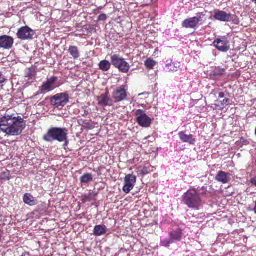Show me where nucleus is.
<instances>
[{
	"label": "nucleus",
	"mask_w": 256,
	"mask_h": 256,
	"mask_svg": "<svg viewBox=\"0 0 256 256\" xmlns=\"http://www.w3.org/2000/svg\"><path fill=\"white\" fill-rule=\"evenodd\" d=\"M230 102L228 98H224L223 100H216V106L220 109L222 110Z\"/></svg>",
	"instance_id": "obj_22"
},
{
	"label": "nucleus",
	"mask_w": 256,
	"mask_h": 256,
	"mask_svg": "<svg viewBox=\"0 0 256 256\" xmlns=\"http://www.w3.org/2000/svg\"><path fill=\"white\" fill-rule=\"evenodd\" d=\"M68 52L74 58L76 59L80 57V54L78 48L75 46H70L69 48Z\"/></svg>",
	"instance_id": "obj_24"
},
{
	"label": "nucleus",
	"mask_w": 256,
	"mask_h": 256,
	"mask_svg": "<svg viewBox=\"0 0 256 256\" xmlns=\"http://www.w3.org/2000/svg\"><path fill=\"white\" fill-rule=\"evenodd\" d=\"M182 231L180 229H177L172 232L170 234L171 242H172L175 240H180L182 238Z\"/></svg>",
	"instance_id": "obj_21"
},
{
	"label": "nucleus",
	"mask_w": 256,
	"mask_h": 256,
	"mask_svg": "<svg viewBox=\"0 0 256 256\" xmlns=\"http://www.w3.org/2000/svg\"><path fill=\"white\" fill-rule=\"evenodd\" d=\"M136 114L137 116V122L140 126L144 128H148L150 126L152 120L142 110H137L136 112Z\"/></svg>",
	"instance_id": "obj_10"
},
{
	"label": "nucleus",
	"mask_w": 256,
	"mask_h": 256,
	"mask_svg": "<svg viewBox=\"0 0 256 256\" xmlns=\"http://www.w3.org/2000/svg\"><path fill=\"white\" fill-rule=\"evenodd\" d=\"M21 256H30V254L28 252H24L22 254Z\"/></svg>",
	"instance_id": "obj_33"
},
{
	"label": "nucleus",
	"mask_w": 256,
	"mask_h": 256,
	"mask_svg": "<svg viewBox=\"0 0 256 256\" xmlns=\"http://www.w3.org/2000/svg\"><path fill=\"white\" fill-rule=\"evenodd\" d=\"M5 82V78L0 72V85Z\"/></svg>",
	"instance_id": "obj_31"
},
{
	"label": "nucleus",
	"mask_w": 256,
	"mask_h": 256,
	"mask_svg": "<svg viewBox=\"0 0 256 256\" xmlns=\"http://www.w3.org/2000/svg\"><path fill=\"white\" fill-rule=\"evenodd\" d=\"M183 200L190 208L199 210L202 205L199 194L196 190H188L183 195Z\"/></svg>",
	"instance_id": "obj_3"
},
{
	"label": "nucleus",
	"mask_w": 256,
	"mask_h": 256,
	"mask_svg": "<svg viewBox=\"0 0 256 256\" xmlns=\"http://www.w3.org/2000/svg\"><path fill=\"white\" fill-rule=\"evenodd\" d=\"M180 140L183 142L188 143L190 144H194L196 140L192 134H186L184 132H181L178 133Z\"/></svg>",
	"instance_id": "obj_15"
},
{
	"label": "nucleus",
	"mask_w": 256,
	"mask_h": 256,
	"mask_svg": "<svg viewBox=\"0 0 256 256\" xmlns=\"http://www.w3.org/2000/svg\"><path fill=\"white\" fill-rule=\"evenodd\" d=\"M98 104L103 106L112 105V100L108 98L106 94H102L98 99Z\"/></svg>",
	"instance_id": "obj_17"
},
{
	"label": "nucleus",
	"mask_w": 256,
	"mask_h": 256,
	"mask_svg": "<svg viewBox=\"0 0 256 256\" xmlns=\"http://www.w3.org/2000/svg\"><path fill=\"white\" fill-rule=\"evenodd\" d=\"M156 62L152 58H148L144 62V65L148 68L152 69Z\"/></svg>",
	"instance_id": "obj_27"
},
{
	"label": "nucleus",
	"mask_w": 256,
	"mask_h": 256,
	"mask_svg": "<svg viewBox=\"0 0 256 256\" xmlns=\"http://www.w3.org/2000/svg\"><path fill=\"white\" fill-rule=\"evenodd\" d=\"M82 183H88L92 180V176L91 174H86L80 177Z\"/></svg>",
	"instance_id": "obj_25"
},
{
	"label": "nucleus",
	"mask_w": 256,
	"mask_h": 256,
	"mask_svg": "<svg viewBox=\"0 0 256 256\" xmlns=\"http://www.w3.org/2000/svg\"><path fill=\"white\" fill-rule=\"evenodd\" d=\"M69 96L66 93L58 94L50 99L51 105L55 108L64 106L68 102Z\"/></svg>",
	"instance_id": "obj_5"
},
{
	"label": "nucleus",
	"mask_w": 256,
	"mask_h": 256,
	"mask_svg": "<svg viewBox=\"0 0 256 256\" xmlns=\"http://www.w3.org/2000/svg\"><path fill=\"white\" fill-rule=\"evenodd\" d=\"M213 44L217 50L222 52H227L230 48V42L226 37L216 38Z\"/></svg>",
	"instance_id": "obj_6"
},
{
	"label": "nucleus",
	"mask_w": 256,
	"mask_h": 256,
	"mask_svg": "<svg viewBox=\"0 0 256 256\" xmlns=\"http://www.w3.org/2000/svg\"><path fill=\"white\" fill-rule=\"evenodd\" d=\"M252 2L256 4V0H252Z\"/></svg>",
	"instance_id": "obj_37"
},
{
	"label": "nucleus",
	"mask_w": 256,
	"mask_h": 256,
	"mask_svg": "<svg viewBox=\"0 0 256 256\" xmlns=\"http://www.w3.org/2000/svg\"><path fill=\"white\" fill-rule=\"evenodd\" d=\"M136 181V176L132 174H128L124 178V186L122 188L123 191L128 194L134 188Z\"/></svg>",
	"instance_id": "obj_7"
},
{
	"label": "nucleus",
	"mask_w": 256,
	"mask_h": 256,
	"mask_svg": "<svg viewBox=\"0 0 256 256\" xmlns=\"http://www.w3.org/2000/svg\"><path fill=\"white\" fill-rule=\"evenodd\" d=\"M66 129L58 128H50L43 136V139L48 142H52L54 140H58L60 142H64V146L68 144L67 140V133Z\"/></svg>",
	"instance_id": "obj_2"
},
{
	"label": "nucleus",
	"mask_w": 256,
	"mask_h": 256,
	"mask_svg": "<svg viewBox=\"0 0 256 256\" xmlns=\"http://www.w3.org/2000/svg\"><path fill=\"white\" fill-rule=\"evenodd\" d=\"M254 213L256 214V202H255V205H254Z\"/></svg>",
	"instance_id": "obj_35"
},
{
	"label": "nucleus",
	"mask_w": 256,
	"mask_h": 256,
	"mask_svg": "<svg viewBox=\"0 0 256 256\" xmlns=\"http://www.w3.org/2000/svg\"><path fill=\"white\" fill-rule=\"evenodd\" d=\"M57 78L52 76L48 79L46 82L43 83L40 87V90L42 92H49L54 88V84H55Z\"/></svg>",
	"instance_id": "obj_13"
},
{
	"label": "nucleus",
	"mask_w": 256,
	"mask_h": 256,
	"mask_svg": "<svg viewBox=\"0 0 256 256\" xmlns=\"http://www.w3.org/2000/svg\"><path fill=\"white\" fill-rule=\"evenodd\" d=\"M170 242H162V245L167 246L168 244H170Z\"/></svg>",
	"instance_id": "obj_34"
},
{
	"label": "nucleus",
	"mask_w": 256,
	"mask_h": 256,
	"mask_svg": "<svg viewBox=\"0 0 256 256\" xmlns=\"http://www.w3.org/2000/svg\"><path fill=\"white\" fill-rule=\"evenodd\" d=\"M224 98V93L222 92H220L218 94V100H220L222 98Z\"/></svg>",
	"instance_id": "obj_32"
},
{
	"label": "nucleus",
	"mask_w": 256,
	"mask_h": 256,
	"mask_svg": "<svg viewBox=\"0 0 256 256\" xmlns=\"http://www.w3.org/2000/svg\"><path fill=\"white\" fill-rule=\"evenodd\" d=\"M90 200L88 199L87 198H86V202H90Z\"/></svg>",
	"instance_id": "obj_36"
},
{
	"label": "nucleus",
	"mask_w": 256,
	"mask_h": 256,
	"mask_svg": "<svg viewBox=\"0 0 256 256\" xmlns=\"http://www.w3.org/2000/svg\"><path fill=\"white\" fill-rule=\"evenodd\" d=\"M106 14H100L98 17L99 20H106Z\"/></svg>",
	"instance_id": "obj_30"
},
{
	"label": "nucleus",
	"mask_w": 256,
	"mask_h": 256,
	"mask_svg": "<svg viewBox=\"0 0 256 256\" xmlns=\"http://www.w3.org/2000/svg\"><path fill=\"white\" fill-rule=\"evenodd\" d=\"M23 200L25 204L30 206H34L37 204L36 198L30 194H26L24 196Z\"/></svg>",
	"instance_id": "obj_18"
},
{
	"label": "nucleus",
	"mask_w": 256,
	"mask_h": 256,
	"mask_svg": "<svg viewBox=\"0 0 256 256\" xmlns=\"http://www.w3.org/2000/svg\"><path fill=\"white\" fill-rule=\"evenodd\" d=\"M34 34V30L28 26L20 28L16 33L18 38L21 40H32Z\"/></svg>",
	"instance_id": "obj_8"
},
{
	"label": "nucleus",
	"mask_w": 256,
	"mask_h": 256,
	"mask_svg": "<svg viewBox=\"0 0 256 256\" xmlns=\"http://www.w3.org/2000/svg\"><path fill=\"white\" fill-rule=\"evenodd\" d=\"M214 18L222 22H230L231 20V15L225 12L216 10L214 11Z\"/></svg>",
	"instance_id": "obj_14"
},
{
	"label": "nucleus",
	"mask_w": 256,
	"mask_h": 256,
	"mask_svg": "<svg viewBox=\"0 0 256 256\" xmlns=\"http://www.w3.org/2000/svg\"><path fill=\"white\" fill-rule=\"evenodd\" d=\"M106 232V227L104 226L98 225L95 226L94 230V234L96 236H101Z\"/></svg>",
	"instance_id": "obj_20"
},
{
	"label": "nucleus",
	"mask_w": 256,
	"mask_h": 256,
	"mask_svg": "<svg viewBox=\"0 0 256 256\" xmlns=\"http://www.w3.org/2000/svg\"><path fill=\"white\" fill-rule=\"evenodd\" d=\"M111 62L112 65L118 69L120 72L126 73L129 71L130 64L124 58L120 57L118 55L114 54L112 56Z\"/></svg>",
	"instance_id": "obj_4"
},
{
	"label": "nucleus",
	"mask_w": 256,
	"mask_h": 256,
	"mask_svg": "<svg viewBox=\"0 0 256 256\" xmlns=\"http://www.w3.org/2000/svg\"><path fill=\"white\" fill-rule=\"evenodd\" d=\"M180 67V64L179 62L172 63V61L166 62V67L164 70L167 72H176Z\"/></svg>",
	"instance_id": "obj_19"
},
{
	"label": "nucleus",
	"mask_w": 256,
	"mask_h": 256,
	"mask_svg": "<svg viewBox=\"0 0 256 256\" xmlns=\"http://www.w3.org/2000/svg\"><path fill=\"white\" fill-rule=\"evenodd\" d=\"M10 179V174L7 170L2 172L0 174V180L2 182L8 180Z\"/></svg>",
	"instance_id": "obj_26"
},
{
	"label": "nucleus",
	"mask_w": 256,
	"mask_h": 256,
	"mask_svg": "<svg viewBox=\"0 0 256 256\" xmlns=\"http://www.w3.org/2000/svg\"><path fill=\"white\" fill-rule=\"evenodd\" d=\"M204 16L202 13H199L197 16L186 19L182 22V26L186 28H195L198 26L201 20L202 16Z\"/></svg>",
	"instance_id": "obj_9"
},
{
	"label": "nucleus",
	"mask_w": 256,
	"mask_h": 256,
	"mask_svg": "<svg viewBox=\"0 0 256 256\" xmlns=\"http://www.w3.org/2000/svg\"><path fill=\"white\" fill-rule=\"evenodd\" d=\"M250 182L252 185L256 186V176L252 178Z\"/></svg>",
	"instance_id": "obj_29"
},
{
	"label": "nucleus",
	"mask_w": 256,
	"mask_h": 256,
	"mask_svg": "<svg viewBox=\"0 0 256 256\" xmlns=\"http://www.w3.org/2000/svg\"><path fill=\"white\" fill-rule=\"evenodd\" d=\"M127 88L126 86H122L118 87L114 92L112 96L116 102H120L124 100L127 96Z\"/></svg>",
	"instance_id": "obj_11"
},
{
	"label": "nucleus",
	"mask_w": 256,
	"mask_h": 256,
	"mask_svg": "<svg viewBox=\"0 0 256 256\" xmlns=\"http://www.w3.org/2000/svg\"><path fill=\"white\" fill-rule=\"evenodd\" d=\"M216 180L222 184H226L230 180V177L226 172L220 171L218 173L216 177Z\"/></svg>",
	"instance_id": "obj_16"
},
{
	"label": "nucleus",
	"mask_w": 256,
	"mask_h": 256,
	"mask_svg": "<svg viewBox=\"0 0 256 256\" xmlns=\"http://www.w3.org/2000/svg\"><path fill=\"white\" fill-rule=\"evenodd\" d=\"M225 72V70L222 68H216L213 71V74L215 76L222 75Z\"/></svg>",
	"instance_id": "obj_28"
},
{
	"label": "nucleus",
	"mask_w": 256,
	"mask_h": 256,
	"mask_svg": "<svg viewBox=\"0 0 256 256\" xmlns=\"http://www.w3.org/2000/svg\"><path fill=\"white\" fill-rule=\"evenodd\" d=\"M14 38L8 36H0V48L5 50L10 49L14 44Z\"/></svg>",
	"instance_id": "obj_12"
},
{
	"label": "nucleus",
	"mask_w": 256,
	"mask_h": 256,
	"mask_svg": "<svg viewBox=\"0 0 256 256\" xmlns=\"http://www.w3.org/2000/svg\"><path fill=\"white\" fill-rule=\"evenodd\" d=\"M26 127L22 118L12 116L5 115L0 118V130L8 136H16L20 134Z\"/></svg>",
	"instance_id": "obj_1"
},
{
	"label": "nucleus",
	"mask_w": 256,
	"mask_h": 256,
	"mask_svg": "<svg viewBox=\"0 0 256 256\" xmlns=\"http://www.w3.org/2000/svg\"><path fill=\"white\" fill-rule=\"evenodd\" d=\"M99 68L102 71L108 70L111 66L110 62L106 60H103L100 62L99 63Z\"/></svg>",
	"instance_id": "obj_23"
}]
</instances>
